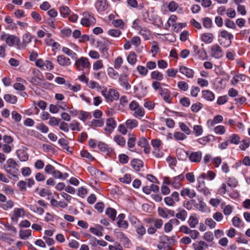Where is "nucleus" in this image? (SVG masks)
I'll list each match as a JSON object with an SVG mask.
<instances>
[{
    "label": "nucleus",
    "instance_id": "nucleus-1",
    "mask_svg": "<svg viewBox=\"0 0 250 250\" xmlns=\"http://www.w3.org/2000/svg\"><path fill=\"white\" fill-rule=\"evenodd\" d=\"M3 168L8 174L13 177H16L19 172L18 164L12 158L8 159L7 160Z\"/></svg>",
    "mask_w": 250,
    "mask_h": 250
},
{
    "label": "nucleus",
    "instance_id": "nucleus-2",
    "mask_svg": "<svg viewBox=\"0 0 250 250\" xmlns=\"http://www.w3.org/2000/svg\"><path fill=\"white\" fill-rule=\"evenodd\" d=\"M220 37L218 39L219 44L224 47L227 48L231 44V40L233 39V35L225 30H221L220 32Z\"/></svg>",
    "mask_w": 250,
    "mask_h": 250
},
{
    "label": "nucleus",
    "instance_id": "nucleus-3",
    "mask_svg": "<svg viewBox=\"0 0 250 250\" xmlns=\"http://www.w3.org/2000/svg\"><path fill=\"white\" fill-rule=\"evenodd\" d=\"M102 94L107 102L111 103L118 100L119 98V92L112 88L104 89L102 92Z\"/></svg>",
    "mask_w": 250,
    "mask_h": 250
},
{
    "label": "nucleus",
    "instance_id": "nucleus-4",
    "mask_svg": "<svg viewBox=\"0 0 250 250\" xmlns=\"http://www.w3.org/2000/svg\"><path fill=\"white\" fill-rule=\"evenodd\" d=\"M131 110L134 112V116L135 117H142L145 115V110L139 104L135 101H132L129 105Z\"/></svg>",
    "mask_w": 250,
    "mask_h": 250
},
{
    "label": "nucleus",
    "instance_id": "nucleus-5",
    "mask_svg": "<svg viewBox=\"0 0 250 250\" xmlns=\"http://www.w3.org/2000/svg\"><path fill=\"white\" fill-rule=\"evenodd\" d=\"M83 18L81 20V23L86 27L94 25L96 22L95 18L87 12H84L83 14Z\"/></svg>",
    "mask_w": 250,
    "mask_h": 250
},
{
    "label": "nucleus",
    "instance_id": "nucleus-6",
    "mask_svg": "<svg viewBox=\"0 0 250 250\" xmlns=\"http://www.w3.org/2000/svg\"><path fill=\"white\" fill-rule=\"evenodd\" d=\"M75 65L79 70H83L84 68H88L90 66L88 59L83 57H82L76 60Z\"/></svg>",
    "mask_w": 250,
    "mask_h": 250
},
{
    "label": "nucleus",
    "instance_id": "nucleus-7",
    "mask_svg": "<svg viewBox=\"0 0 250 250\" xmlns=\"http://www.w3.org/2000/svg\"><path fill=\"white\" fill-rule=\"evenodd\" d=\"M0 39L3 41H5L6 43L10 46L19 42V39L16 36L5 33H3L1 35Z\"/></svg>",
    "mask_w": 250,
    "mask_h": 250
},
{
    "label": "nucleus",
    "instance_id": "nucleus-8",
    "mask_svg": "<svg viewBox=\"0 0 250 250\" xmlns=\"http://www.w3.org/2000/svg\"><path fill=\"white\" fill-rule=\"evenodd\" d=\"M137 21L136 20L133 22V27L137 30H139V34L143 36L145 40H148L151 33L150 30L146 27H141L140 26L135 25Z\"/></svg>",
    "mask_w": 250,
    "mask_h": 250
},
{
    "label": "nucleus",
    "instance_id": "nucleus-9",
    "mask_svg": "<svg viewBox=\"0 0 250 250\" xmlns=\"http://www.w3.org/2000/svg\"><path fill=\"white\" fill-rule=\"evenodd\" d=\"M212 56L216 59L221 58L223 56V51L217 44H213L211 47Z\"/></svg>",
    "mask_w": 250,
    "mask_h": 250
},
{
    "label": "nucleus",
    "instance_id": "nucleus-10",
    "mask_svg": "<svg viewBox=\"0 0 250 250\" xmlns=\"http://www.w3.org/2000/svg\"><path fill=\"white\" fill-rule=\"evenodd\" d=\"M119 81L121 85L124 87L125 90H128L131 88V85L128 83V77L127 75L121 74L119 76Z\"/></svg>",
    "mask_w": 250,
    "mask_h": 250
},
{
    "label": "nucleus",
    "instance_id": "nucleus-11",
    "mask_svg": "<svg viewBox=\"0 0 250 250\" xmlns=\"http://www.w3.org/2000/svg\"><path fill=\"white\" fill-rule=\"evenodd\" d=\"M180 195L186 198V197L192 199L196 197V193L194 189L186 188H183L180 191Z\"/></svg>",
    "mask_w": 250,
    "mask_h": 250
},
{
    "label": "nucleus",
    "instance_id": "nucleus-12",
    "mask_svg": "<svg viewBox=\"0 0 250 250\" xmlns=\"http://www.w3.org/2000/svg\"><path fill=\"white\" fill-rule=\"evenodd\" d=\"M190 202L193 206L198 210L202 212L205 210L206 204L204 202L202 198H198V203H197L194 199L190 200Z\"/></svg>",
    "mask_w": 250,
    "mask_h": 250
},
{
    "label": "nucleus",
    "instance_id": "nucleus-13",
    "mask_svg": "<svg viewBox=\"0 0 250 250\" xmlns=\"http://www.w3.org/2000/svg\"><path fill=\"white\" fill-rule=\"evenodd\" d=\"M159 94L166 102L167 103L171 102L170 92L168 89L166 88H161Z\"/></svg>",
    "mask_w": 250,
    "mask_h": 250
},
{
    "label": "nucleus",
    "instance_id": "nucleus-14",
    "mask_svg": "<svg viewBox=\"0 0 250 250\" xmlns=\"http://www.w3.org/2000/svg\"><path fill=\"white\" fill-rule=\"evenodd\" d=\"M179 72L188 78H192L194 77V71L192 69L185 66H180L179 67Z\"/></svg>",
    "mask_w": 250,
    "mask_h": 250
},
{
    "label": "nucleus",
    "instance_id": "nucleus-15",
    "mask_svg": "<svg viewBox=\"0 0 250 250\" xmlns=\"http://www.w3.org/2000/svg\"><path fill=\"white\" fill-rule=\"evenodd\" d=\"M202 156V153L201 151H198L191 152L188 155V158L191 162L198 163L201 161Z\"/></svg>",
    "mask_w": 250,
    "mask_h": 250
},
{
    "label": "nucleus",
    "instance_id": "nucleus-16",
    "mask_svg": "<svg viewBox=\"0 0 250 250\" xmlns=\"http://www.w3.org/2000/svg\"><path fill=\"white\" fill-rule=\"evenodd\" d=\"M108 6L106 0H97L95 3V7L99 11H105Z\"/></svg>",
    "mask_w": 250,
    "mask_h": 250
},
{
    "label": "nucleus",
    "instance_id": "nucleus-17",
    "mask_svg": "<svg viewBox=\"0 0 250 250\" xmlns=\"http://www.w3.org/2000/svg\"><path fill=\"white\" fill-rule=\"evenodd\" d=\"M106 126L104 129V130L111 133L115 128L116 122L113 118H108L106 120Z\"/></svg>",
    "mask_w": 250,
    "mask_h": 250
},
{
    "label": "nucleus",
    "instance_id": "nucleus-18",
    "mask_svg": "<svg viewBox=\"0 0 250 250\" xmlns=\"http://www.w3.org/2000/svg\"><path fill=\"white\" fill-rule=\"evenodd\" d=\"M25 214V211L23 208H15L13 211V215L11 217L12 220H18V219L24 216Z\"/></svg>",
    "mask_w": 250,
    "mask_h": 250
},
{
    "label": "nucleus",
    "instance_id": "nucleus-19",
    "mask_svg": "<svg viewBox=\"0 0 250 250\" xmlns=\"http://www.w3.org/2000/svg\"><path fill=\"white\" fill-rule=\"evenodd\" d=\"M184 179V176L180 174L177 176L174 177L172 179L171 185L175 188H178L181 186V181Z\"/></svg>",
    "mask_w": 250,
    "mask_h": 250
},
{
    "label": "nucleus",
    "instance_id": "nucleus-20",
    "mask_svg": "<svg viewBox=\"0 0 250 250\" xmlns=\"http://www.w3.org/2000/svg\"><path fill=\"white\" fill-rule=\"evenodd\" d=\"M136 141V136L133 134H128V139L127 142V145L128 149L131 151H135L134 150L131 149L134 148L135 145V142Z\"/></svg>",
    "mask_w": 250,
    "mask_h": 250
},
{
    "label": "nucleus",
    "instance_id": "nucleus-21",
    "mask_svg": "<svg viewBox=\"0 0 250 250\" xmlns=\"http://www.w3.org/2000/svg\"><path fill=\"white\" fill-rule=\"evenodd\" d=\"M57 62L62 66H68L71 64L70 59L63 55L58 56Z\"/></svg>",
    "mask_w": 250,
    "mask_h": 250
},
{
    "label": "nucleus",
    "instance_id": "nucleus-22",
    "mask_svg": "<svg viewBox=\"0 0 250 250\" xmlns=\"http://www.w3.org/2000/svg\"><path fill=\"white\" fill-rule=\"evenodd\" d=\"M214 39V36L213 34L211 33H203L201 35V41L205 43H210L212 42Z\"/></svg>",
    "mask_w": 250,
    "mask_h": 250
},
{
    "label": "nucleus",
    "instance_id": "nucleus-23",
    "mask_svg": "<svg viewBox=\"0 0 250 250\" xmlns=\"http://www.w3.org/2000/svg\"><path fill=\"white\" fill-rule=\"evenodd\" d=\"M131 165L135 170L139 171L143 167V162L139 159H134L131 162Z\"/></svg>",
    "mask_w": 250,
    "mask_h": 250
},
{
    "label": "nucleus",
    "instance_id": "nucleus-24",
    "mask_svg": "<svg viewBox=\"0 0 250 250\" xmlns=\"http://www.w3.org/2000/svg\"><path fill=\"white\" fill-rule=\"evenodd\" d=\"M17 156L21 161L25 162L28 159L27 152L23 149H19L17 151Z\"/></svg>",
    "mask_w": 250,
    "mask_h": 250
},
{
    "label": "nucleus",
    "instance_id": "nucleus-25",
    "mask_svg": "<svg viewBox=\"0 0 250 250\" xmlns=\"http://www.w3.org/2000/svg\"><path fill=\"white\" fill-rule=\"evenodd\" d=\"M202 96L204 99L208 101H212L215 98V95L213 93L209 90H203L202 91Z\"/></svg>",
    "mask_w": 250,
    "mask_h": 250
},
{
    "label": "nucleus",
    "instance_id": "nucleus-26",
    "mask_svg": "<svg viewBox=\"0 0 250 250\" xmlns=\"http://www.w3.org/2000/svg\"><path fill=\"white\" fill-rule=\"evenodd\" d=\"M32 37L29 34H24L22 36V42L21 44L22 48H24L31 42Z\"/></svg>",
    "mask_w": 250,
    "mask_h": 250
},
{
    "label": "nucleus",
    "instance_id": "nucleus-27",
    "mask_svg": "<svg viewBox=\"0 0 250 250\" xmlns=\"http://www.w3.org/2000/svg\"><path fill=\"white\" fill-rule=\"evenodd\" d=\"M113 140L121 147H124L126 143V140L125 138L120 135H116L113 138Z\"/></svg>",
    "mask_w": 250,
    "mask_h": 250
},
{
    "label": "nucleus",
    "instance_id": "nucleus-28",
    "mask_svg": "<svg viewBox=\"0 0 250 250\" xmlns=\"http://www.w3.org/2000/svg\"><path fill=\"white\" fill-rule=\"evenodd\" d=\"M187 216L188 212L184 209H179L178 212L175 214V217L182 221H185Z\"/></svg>",
    "mask_w": 250,
    "mask_h": 250
},
{
    "label": "nucleus",
    "instance_id": "nucleus-29",
    "mask_svg": "<svg viewBox=\"0 0 250 250\" xmlns=\"http://www.w3.org/2000/svg\"><path fill=\"white\" fill-rule=\"evenodd\" d=\"M194 250H205L208 248V244L204 241H200L192 244Z\"/></svg>",
    "mask_w": 250,
    "mask_h": 250
},
{
    "label": "nucleus",
    "instance_id": "nucleus-30",
    "mask_svg": "<svg viewBox=\"0 0 250 250\" xmlns=\"http://www.w3.org/2000/svg\"><path fill=\"white\" fill-rule=\"evenodd\" d=\"M3 98L6 102L11 104H16L18 100V98L16 96L8 94H5Z\"/></svg>",
    "mask_w": 250,
    "mask_h": 250
},
{
    "label": "nucleus",
    "instance_id": "nucleus-31",
    "mask_svg": "<svg viewBox=\"0 0 250 250\" xmlns=\"http://www.w3.org/2000/svg\"><path fill=\"white\" fill-rule=\"evenodd\" d=\"M105 213L112 221L115 220L117 212L114 208H106Z\"/></svg>",
    "mask_w": 250,
    "mask_h": 250
},
{
    "label": "nucleus",
    "instance_id": "nucleus-32",
    "mask_svg": "<svg viewBox=\"0 0 250 250\" xmlns=\"http://www.w3.org/2000/svg\"><path fill=\"white\" fill-rule=\"evenodd\" d=\"M103 229V227L100 225H97L96 228H91L90 231L91 232L98 236H102L103 235L102 230Z\"/></svg>",
    "mask_w": 250,
    "mask_h": 250
},
{
    "label": "nucleus",
    "instance_id": "nucleus-33",
    "mask_svg": "<svg viewBox=\"0 0 250 250\" xmlns=\"http://www.w3.org/2000/svg\"><path fill=\"white\" fill-rule=\"evenodd\" d=\"M192 47L195 55L198 57L202 58L206 55V53L203 48L200 50L199 49V47L196 45H193Z\"/></svg>",
    "mask_w": 250,
    "mask_h": 250
},
{
    "label": "nucleus",
    "instance_id": "nucleus-34",
    "mask_svg": "<svg viewBox=\"0 0 250 250\" xmlns=\"http://www.w3.org/2000/svg\"><path fill=\"white\" fill-rule=\"evenodd\" d=\"M125 125L128 129H132L138 126V123L135 119H128Z\"/></svg>",
    "mask_w": 250,
    "mask_h": 250
},
{
    "label": "nucleus",
    "instance_id": "nucleus-35",
    "mask_svg": "<svg viewBox=\"0 0 250 250\" xmlns=\"http://www.w3.org/2000/svg\"><path fill=\"white\" fill-rule=\"evenodd\" d=\"M198 222V219L193 215L190 216L188 220V225L191 228H195Z\"/></svg>",
    "mask_w": 250,
    "mask_h": 250
},
{
    "label": "nucleus",
    "instance_id": "nucleus-36",
    "mask_svg": "<svg viewBox=\"0 0 250 250\" xmlns=\"http://www.w3.org/2000/svg\"><path fill=\"white\" fill-rule=\"evenodd\" d=\"M50 203L52 206L56 207L60 206L63 208H66L67 206V204L64 202H62V201H58L55 199H51Z\"/></svg>",
    "mask_w": 250,
    "mask_h": 250
},
{
    "label": "nucleus",
    "instance_id": "nucleus-37",
    "mask_svg": "<svg viewBox=\"0 0 250 250\" xmlns=\"http://www.w3.org/2000/svg\"><path fill=\"white\" fill-rule=\"evenodd\" d=\"M127 60L129 64L131 65L135 64L137 62V56L135 52H130L128 57H127Z\"/></svg>",
    "mask_w": 250,
    "mask_h": 250
},
{
    "label": "nucleus",
    "instance_id": "nucleus-38",
    "mask_svg": "<svg viewBox=\"0 0 250 250\" xmlns=\"http://www.w3.org/2000/svg\"><path fill=\"white\" fill-rule=\"evenodd\" d=\"M32 231L30 229L21 230L19 236L21 239H25L31 235Z\"/></svg>",
    "mask_w": 250,
    "mask_h": 250
},
{
    "label": "nucleus",
    "instance_id": "nucleus-39",
    "mask_svg": "<svg viewBox=\"0 0 250 250\" xmlns=\"http://www.w3.org/2000/svg\"><path fill=\"white\" fill-rule=\"evenodd\" d=\"M136 231L140 237H142L146 233V229L144 226L141 223L138 225V227H135Z\"/></svg>",
    "mask_w": 250,
    "mask_h": 250
},
{
    "label": "nucleus",
    "instance_id": "nucleus-40",
    "mask_svg": "<svg viewBox=\"0 0 250 250\" xmlns=\"http://www.w3.org/2000/svg\"><path fill=\"white\" fill-rule=\"evenodd\" d=\"M90 126L93 127H102L104 125V121L103 120L93 119L90 122Z\"/></svg>",
    "mask_w": 250,
    "mask_h": 250
},
{
    "label": "nucleus",
    "instance_id": "nucleus-41",
    "mask_svg": "<svg viewBox=\"0 0 250 250\" xmlns=\"http://www.w3.org/2000/svg\"><path fill=\"white\" fill-rule=\"evenodd\" d=\"M151 78L157 81H161L163 79V75L158 71H154L151 73Z\"/></svg>",
    "mask_w": 250,
    "mask_h": 250
},
{
    "label": "nucleus",
    "instance_id": "nucleus-42",
    "mask_svg": "<svg viewBox=\"0 0 250 250\" xmlns=\"http://www.w3.org/2000/svg\"><path fill=\"white\" fill-rule=\"evenodd\" d=\"M177 86L180 90L183 91H187L189 88L188 83L185 81L178 82Z\"/></svg>",
    "mask_w": 250,
    "mask_h": 250
},
{
    "label": "nucleus",
    "instance_id": "nucleus-43",
    "mask_svg": "<svg viewBox=\"0 0 250 250\" xmlns=\"http://www.w3.org/2000/svg\"><path fill=\"white\" fill-rule=\"evenodd\" d=\"M129 220L131 225L135 227H138L141 222V221L135 216L130 215L129 216Z\"/></svg>",
    "mask_w": 250,
    "mask_h": 250
},
{
    "label": "nucleus",
    "instance_id": "nucleus-44",
    "mask_svg": "<svg viewBox=\"0 0 250 250\" xmlns=\"http://www.w3.org/2000/svg\"><path fill=\"white\" fill-rule=\"evenodd\" d=\"M197 190L200 192L203 193L205 196H208L210 194L209 190L207 187H202V185L199 184L197 186Z\"/></svg>",
    "mask_w": 250,
    "mask_h": 250
},
{
    "label": "nucleus",
    "instance_id": "nucleus-45",
    "mask_svg": "<svg viewBox=\"0 0 250 250\" xmlns=\"http://www.w3.org/2000/svg\"><path fill=\"white\" fill-rule=\"evenodd\" d=\"M179 126L181 129V130L184 132L187 135H189L191 133V130L184 123L180 122L179 123Z\"/></svg>",
    "mask_w": 250,
    "mask_h": 250
},
{
    "label": "nucleus",
    "instance_id": "nucleus-46",
    "mask_svg": "<svg viewBox=\"0 0 250 250\" xmlns=\"http://www.w3.org/2000/svg\"><path fill=\"white\" fill-rule=\"evenodd\" d=\"M164 202L166 203V204L169 207H173L175 204V201L172 198V197L170 196L166 197L164 198Z\"/></svg>",
    "mask_w": 250,
    "mask_h": 250
},
{
    "label": "nucleus",
    "instance_id": "nucleus-47",
    "mask_svg": "<svg viewBox=\"0 0 250 250\" xmlns=\"http://www.w3.org/2000/svg\"><path fill=\"white\" fill-rule=\"evenodd\" d=\"M104 67L103 61L99 60L96 61L93 64V69L94 70H98Z\"/></svg>",
    "mask_w": 250,
    "mask_h": 250
},
{
    "label": "nucleus",
    "instance_id": "nucleus-48",
    "mask_svg": "<svg viewBox=\"0 0 250 250\" xmlns=\"http://www.w3.org/2000/svg\"><path fill=\"white\" fill-rule=\"evenodd\" d=\"M62 51L66 54L67 55L71 57V58H75L77 56V54L76 53L73 52L72 50L69 49L67 47H63L62 49Z\"/></svg>",
    "mask_w": 250,
    "mask_h": 250
},
{
    "label": "nucleus",
    "instance_id": "nucleus-49",
    "mask_svg": "<svg viewBox=\"0 0 250 250\" xmlns=\"http://www.w3.org/2000/svg\"><path fill=\"white\" fill-rule=\"evenodd\" d=\"M108 34L113 37H118L121 34V31L119 29H111L108 31Z\"/></svg>",
    "mask_w": 250,
    "mask_h": 250
},
{
    "label": "nucleus",
    "instance_id": "nucleus-50",
    "mask_svg": "<svg viewBox=\"0 0 250 250\" xmlns=\"http://www.w3.org/2000/svg\"><path fill=\"white\" fill-rule=\"evenodd\" d=\"M119 181L123 183L127 184H129L131 181V177L130 174H125L124 175L123 177L119 178Z\"/></svg>",
    "mask_w": 250,
    "mask_h": 250
},
{
    "label": "nucleus",
    "instance_id": "nucleus-51",
    "mask_svg": "<svg viewBox=\"0 0 250 250\" xmlns=\"http://www.w3.org/2000/svg\"><path fill=\"white\" fill-rule=\"evenodd\" d=\"M58 143L62 146L63 149L71 152V151L69 150L70 148L67 144V141L64 139H60L58 141Z\"/></svg>",
    "mask_w": 250,
    "mask_h": 250
},
{
    "label": "nucleus",
    "instance_id": "nucleus-52",
    "mask_svg": "<svg viewBox=\"0 0 250 250\" xmlns=\"http://www.w3.org/2000/svg\"><path fill=\"white\" fill-rule=\"evenodd\" d=\"M204 239L208 242H212L214 239V236L212 232L207 231L204 233Z\"/></svg>",
    "mask_w": 250,
    "mask_h": 250
},
{
    "label": "nucleus",
    "instance_id": "nucleus-53",
    "mask_svg": "<svg viewBox=\"0 0 250 250\" xmlns=\"http://www.w3.org/2000/svg\"><path fill=\"white\" fill-rule=\"evenodd\" d=\"M107 74L113 79H116L118 75V73L112 67H109L107 69Z\"/></svg>",
    "mask_w": 250,
    "mask_h": 250
},
{
    "label": "nucleus",
    "instance_id": "nucleus-54",
    "mask_svg": "<svg viewBox=\"0 0 250 250\" xmlns=\"http://www.w3.org/2000/svg\"><path fill=\"white\" fill-rule=\"evenodd\" d=\"M203 25L207 28H210L212 26V21L208 17L203 19Z\"/></svg>",
    "mask_w": 250,
    "mask_h": 250
},
{
    "label": "nucleus",
    "instance_id": "nucleus-55",
    "mask_svg": "<svg viewBox=\"0 0 250 250\" xmlns=\"http://www.w3.org/2000/svg\"><path fill=\"white\" fill-rule=\"evenodd\" d=\"M123 63V60L121 56L118 57L114 62V67L116 69H118L120 68L121 66Z\"/></svg>",
    "mask_w": 250,
    "mask_h": 250
},
{
    "label": "nucleus",
    "instance_id": "nucleus-56",
    "mask_svg": "<svg viewBox=\"0 0 250 250\" xmlns=\"http://www.w3.org/2000/svg\"><path fill=\"white\" fill-rule=\"evenodd\" d=\"M137 70L139 74L142 76H146L148 73L147 68L142 65H138Z\"/></svg>",
    "mask_w": 250,
    "mask_h": 250
},
{
    "label": "nucleus",
    "instance_id": "nucleus-57",
    "mask_svg": "<svg viewBox=\"0 0 250 250\" xmlns=\"http://www.w3.org/2000/svg\"><path fill=\"white\" fill-rule=\"evenodd\" d=\"M205 225L208 226L210 229L214 228L216 225V223L211 218H207L205 222Z\"/></svg>",
    "mask_w": 250,
    "mask_h": 250
},
{
    "label": "nucleus",
    "instance_id": "nucleus-58",
    "mask_svg": "<svg viewBox=\"0 0 250 250\" xmlns=\"http://www.w3.org/2000/svg\"><path fill=\"white\" fill-rule=\"evenodd\" d=\"M173 137L175 140H183L186 138V135L180 132H176L174 133Z\"/></svg>",
    "mask_w": 250,
    "mask_h": 250
},
{
    "label": "nucleus",
    "instance_id": "nucleus-59",
    "mask_svg": "<svg viewBox=\"0 0 250 250\" xmlns=\"http://www.w3.org/2000/svg\"><path fill=\"white\" fill-rule=\"evenodd\" d=\"M227 184L229 187L235 188L238 185V181L234 178H229L227 181Z\"/></svg>",
    "mask_w": 250,
    "mask_h": 250
},
{
    "label": "nucleus",
    "instance_id": "nucleus-60",
    "mask_svg": "<svg viewBox=\"0 0 250 250\" xmlns=\"http://www.w3.org/2000/svg\"><path fill=\"white\" fill-rule=\"evenodd\" d=\"M13 206V202L12 200H8L5 203L1 204V207L3 209L7 210L8 208H11Z\"/></svg>",
    "mask_w": 250,
    "mask_h": 250
},
{
    "label": "nucleus",
    "instance_id": "nucleus-61",
    "mask_svg": "<svg viewBox=\"0 0 250 250\" xmlns=\"http://www.w3.org/2000/svg\"><path fill=\"white\" fill-rule=\"evenodd\" d=\"M81 155L82 157L86 158L90 161H92L94 157L86 150H83L81 151Z\"/></svg>",
    "mask_w": 250,
    "mask_h": 250
},
{
    "label": "nucleus",
    "instance_id": "nucleus-62",
    "mask_svg": "<svg viewBox=\"0 0 250 250\" xmlns=\"http://www.w3.org/2000/svg\"><path fill=\"white\" fill-rule=\"evenodd\" d=\"M202 107V104L200 102H197L193 104L191 107V109L193 112H197Z\"/></svg>",
    "mask_w": 250,
    "mask_h": 250
},
{
    "label": "nucleus",
    "instance_id": "nucleus-63",
    "mask_svg": "<svg viewBox=\"0 0 250 250\" xmlns=\"http://www.w3.org/2000/svg\"><path fill=\"white\" fill-rule=\"evenodd\" d=\"M12 119L14 120L16 122H19L21 119V116L16 111H13L11 113Z\"/></svg>",
    "mask_w": 250,
    "mask_h": 250
},
{
    "label": "nucleus",
    "instance_id": "nucleus-64",
    "mask_svg": "<svg viewBox=\"0 0 250 250\" xmlns=\"http://www.w3.org/2000/svg\"><path fill=\"white\" fill-rule=\"evenodd\" d=\"M178 7V4L173 1H170L167 6L168 10L171 12L176 11Z\"/></svg>",
    "mask_w": 250,
    "mask_h": 250
}]
</instances>
